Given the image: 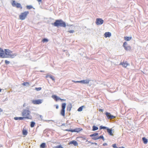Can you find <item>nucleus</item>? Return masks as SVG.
<instances>
[{
  "label": "nucleus",
  "instance_id": "f257e3e1",
  "mask_svg": "<svg viewBox=\"0 0 148 148\" xmlns=\"http://www.w3.org/2000/svg\"><path fill=\"white\" fill-rule=\"evenodd\" d=\"M52 25L55 26L59 27H65L66 26L65 23L61 19L57 20Z\"/></svg>",
  "mask_w": 148,
  "mask_h": 148
},
{
  "label": "nucleus",
  "instance_id": "f03ea898",
  "mask_svg": "<svg viewBox=\"0 0 148 148\" xmlns=\"http://www.w3.org/2000/svg\"><path fill=\"white\" fill-rule=\"evenodd\" d=\"M12 51L8 49H5V58H13L17 55L16 53L12 54Z\"/></svg>",
  "mask_w": 148,
  "mask_h": 148
},
{
  "label": "nucleus",
  "instance_id": "7ed1b4c3",
  "mask_svg": "<svg viewBox=\"0 0 148 148\" xmlns=\"http://www.w3.org/2000/svg\"><path fill=\"white\" fill-rule=\"evenodd\" d=\"M30 112L29 110L24 109L23 110V112L22 113V115L24 116L25 118L31 119H32V117L31 116L30 114Z\"/></svg>",
  "mask_w": 148,
  "mask_h": 148
},
{
  "label": "nucleus",
  "instance_id": "20e7f679",
  "mask_svg": "<svg viewBox=\"0 0 148 148\" xmlns=\"http://www.w3.org/2000/svg\"><path fill=\"white\" fill-rule=\"evenodd\" d=\"M29 12L28 11H26L23 13H21L19 16V18L20 20H24L27 15L29 14Z\"/></svg>",
  "mask_w": 148,
  "mask_h": 148
},
{
  "label": "nucleus",
  "instance_id": "39448f33",
  "mask_svg": "<svg viewBox=\"0 0 148 148\" xmlns=\"http://www.w3.org/2000/svg\"><path fill=\"white\" fill-rule=\"evenodd\" d=\"M12 5L13 7H16L17 8H22V7L20 3H16L15 1H13L12 3Z\"/></svg>",
  "mask_w": 148,
  "mask_h": 148
},
{
  "label": "nucleus",
  "instance_id": "423d86ee",
  "mask_svg": "<svg viewBox=\"0 0 148 148\" xmlns=\"http://www.w3.org/2000/svg\"><path fill=\"white\" fill-rule=\"evenodd\" d=\"M105 114L108 119H114L116 117L115 116L112 115L110 113L108 112H107Z\"/></svg>",
  "mask_w": 148,
  "mask_h": 148
},
{
  "label": "nucleus",
  "instance_id": "0eeeda50",
  "mask_svg": "<svg viewBox=\"0 0 148 148\" xmlns=\"http://www.w3.org/2000/svg\"><path fill=\"white\" fill-rule=\"evenodd\" d=\"M52 97L53 99L56 101H58V100H60L61 101L66 100V99H61L59 97L55 95H52Z\"/></svg>",
  "mask_w": 148,
  "mask_h": 148
},
{
  "label": "nucleus",
  "instance_id": "6e6552de",
  "mask_svg": "<svg viewBox=\"0 0 148 148\" xmlns=\"http://www.w3.org/2000/svg\"><path fill=\"white\" fill-rule=\"evenodd\" d=\"M103 20L101 18H97L96 19V23L97 25L102 24L103 23Z\"/></svg>",
  "mask_w": 148,
  "mask_h": 148
},
{
  "label": "nucleus",
  "instance_id": "1a4fd4ad",
  "mask_svg": "<svg viewBox=\"0 0 148 148\" xmlns=\"http://www.w3.org/2000/svg\"><path fill=\"white\" fill-rule=\"evenodd\" d=\"M90 80L89 79H86L80 81H77V82H78L83 84H88L89 83Z\"/></svg>",
  "mask_w": 148,
  "mask_h": 148
},
{
  "label": "nucleus",
  "instance_id": "9d476101",
  "mask_svg": "<svg viewBox=\"0 0 148 148\" xmlns=\"http://www.w3.org/2000/svg\"><path fill=\"white\" fill-rule=\"evenodd\" d=\"M5 52L3 50L0 48V58H5Z\"/></svg>",
  "mask_w": 148,
  "mask_h": 148
},
{
  "label": "nucleus",
  "instance_id": "9b49d317",
  "mask_svg": "<svg viewBox=\"0 0 148 148\" xmlns=\"http://www.w3.org/2000/svg\"><path fill=\"white\" fill-rule=\"evenodd\" d=\"M32 103L34 104H39L42 103V100L40 99L36 100H33L32 101Z\"/></svg>",
  "mask_w": 148,
  "mask_h": 148
},
{
  "label": "nucleus",
  "instance_id": "f8f14e48",
  "mask_svg": "<svg viewBox=\"0 0 148 148\" xmlns=\"http://www.w3.org/2000/svg\"><path fill=\"white\" fill-rule=\"evenodd\" d=\"M72 144H73L74 146H77L78 145V144L77 142L76 141H75L74 140L71 141L69 143V145Z\"/></svg>",
  "mask_w": 148,
  "mask_h": 148
},
{
  "label": "nucleus",
  "instance_id": "ddd939ff",
  "mask_svg": "<svg viewBox=\"0 0 148 148\" xmlns=\"http://www.w3.org/2000/svg\"><path fill=\"white\" fill-rule=\"evenodd\" d=\"M107 130L108 134L110 135L113 136V135L112 133V131L114 130H112L111 129H110L108 127Z\"/></svg>",
  "mask_w": 148,
  "mask_h": 148
},
{
  "label": "nucleus",
  "instance_id": "4468645a",
  "mask_svg": "<svg viewBox=\"0 0 148 148\" xmlns=\"http://www.w3.org/2000/svg\"><path fill=\"white\" fill-rule=\"evenodd\" d=\"M104 37L106 38L110 37L111 36V34L110 32H106L104 34Z\"/></svg>",
  "mask_w": 148,
  "mask_h": 148
},
{
  "label": "nucleus",
  "instance_id": "2eb2a0df",
  "mask_svg": "<svg viewBox=\"0 0 148 148\" xmlns=\"http://www.w3.org/2000/svg\"><path fill=\"white\" fill-rule=\"evenodd\" d=\"M82 130V129L80 128H76L74 129H73L72 131L73 132H79Z\"/></svg>",
  "mask_w": 148,
  "mask_h": 148
},
{
  "label": "nucleus",
  "instance_id": "dca6fc26",
  "mask_svg": "<svg viewBox=\"0 0 148 148\" xmlns=\"http://www.w3.org/2000/svg\"><path fill=\"white\" fill-rule=\"evenodd\" d=\"M120 65H122L123 67L126 68L128 65L129 64L127 63V62H123V63H121Z\"/></svg>",
  "mask_w": 148,
  "mask_h": 148
},
{
  "label": "nucleus",
  "instance_id": "f3484780",
  "mask_svg": "<svg viewBox=\"0 0 148 148\" xmlns=\"http://www.w3.org/2000/svg\"><path fill=\"white\" fill-rule=\"evenodd\" d=\"M72 107V105L70 103L68 104L67 107V110L70 111Z\"/></svg>",
  "mask_w": 148,
  "mask_h": 148
},
{
  "label": "nucleus",
  "instance_id": "a211bd4d",
  "mask_svg": "<svg viewBox=\"0 0 148 148\" xmlns=\"http://www.w3.org/2000/svg\"><path fill=\"white\" fill-rule=\"evenodd\" d=\"M124 48V49L126 51H130L131 49V47L129 46L128 45L127 46H125V47H123Z\"/></svg>",
  "mask_w": 148,
  "mask_h": 148
},
{
  "label": "nucleus",
  "instance_id": "6ab92c4d",
  "mask_svg": "<svg viewBox=\"0 0 148 148\" xmlns=\"http://www.w3.org/2000/svg\"><path fill=\"white\" fill-rule=\"evenodd\" d=\"M24 119H25L24 117H14V119L16 120H22Z\"/></svg>",
  "mask_w": 148,
  "mask_h": 148
},
{
  "label": "nucleus",
  "instance_id": "aec40b11",
  "mask_svg": "<svg viewBox=\"0 0 148 148\" xmlns=\"http://www.w3.org/2000/svg\"><path fill=\"white\" fill-rule=\"evenodd\" d=\"M131 37L125 36L124 37V40L127 41H130L132 39Z\"/></svg>",
  "mask_w": 148,
  "mask_h": 148
},
{
  "label": "nucleus",
  "instance_id": "412c9836",
  "mask_svg": "<svg viewBox=\"0 0 148 148\" xmlns=\"http://www.w3.org/2000/svg\"><path fill=\"white\" fill-rule=\"evenodd\" d=\"M142 140L143 143L145 144H147L148 142V140L145 137H144L142 138Z\"/></svg>",
  "mask_w": 148,
  "mask_h": 148
},
{
  "label": "nucleus",
  "instance_id": "4be33fe9",
  "mask_svg": "<svg viewBox=\"0 0 148 148\" xmlns=\"http://www.w3.org/2000/svg\"><path fill=\"white\" fill-rule=\"evenodd\" d=\"M22 133L23 135L25 136H26L27 134V132L26 130L23 129L22 131Z\"/></svg>",
  "mask_w": 148,
  "mask_h": 148
},
{
  "label": "nucleus",
  "instance_id": "5701e85b",
  "mask_svg": "<svg viewBox=\"0 0 148 148\" xmlns=\"http://www.w3.org/2000/svg\"><path fill=\"white\" fill-rule=\"evenodd\" d=\"M65 110L62 109L60 112L61 115L63 116H65Z\"/></svg>",
  "mask_w": 148,
  "mask_h": 148
},
{
  "label": "nucleus",
  "instance_id": "b1692460",
  "mask_svg": "<svg viewBox=\"0 0 148 148\" xmlns=\"http://www.w3.org/2000/svg\"><path fill=\"white\" fill-rule=\"evenodd\" d=\"M22 85L26 86H29L30 85L29 83L28 82H24L22 84Z\"/></svg>",
  "mask_w": 148,
  "mask_h": 148
},
{
  "label": "nucleus",
  "instance_id": "393cba45",
  "mask_svg": "<svg viewBox=\"0 0 148 148\" xmlns=\"http://www.w3.org/2000/svg\"><path fill=\"white\" fill-rule=\"evenodd\" d=\"M85 107L84 106H82L80 107L77 109V111L79 112H81L82 110L83 107Z\"/></svg>",
  "mask_w": 148,
  "mask_h": 148
},
{
  "label": "nucleus",
  "instance_id": "a878e982",
  "mask_svg": "<svg viewBox=\"0 0 148 148\" xmlns=\"http://www.w3.org/2000/svg\"><path fill=\"white\" fill-rule=\"evenodd\" d=\"M98 129V127L95 125H93L92 127V130L95 131Z\"/></svg>",
  "mask_w": 148,
  "mask_h": 148
},
{
  "label": "nucleus",
  "instance_id": "bb28decb",
  "mask_svg": "<svg viewBox=\"0 0 148 148\" xmlns=\"http://www.w3.org/2000/svg\"><path fill=\"white\" fill-rule=\"evenodd\" d=\"M66 104L65 103H63L62 105V109L65 110Z\"/></svg>",
  "mask_w": 148,
  "mask_h": 148
},
{
  "label": "nucleus",
  "instance_id": "cd10ccee",
  "mask_svg": "<svg viewBox=\"0 0 148 148\" xmlns=\"http://www.w3.org/2000/svg\"><path fill=\"white\" fill-rule=\"evenodd\" d=\"M46 144L45 143H42L40 145V147L41 148H45V147Z\"/></svg>",
  "mask_w": 148,
  "mask_h": 148
},
{
  "label": "nucleus",
  "instance_id": "c85d7f7f",
  "mask_svg": "<svg viewBox=\"0 0 148 148\" xmlns=\"http://www.w3.org/2000/svg\"><path fill=\"white\" fill-rule=\"evenodd\" d=\"M46 77H49L53 81H55V78H54L52 76V75L46 76Z\"/></svg>",
  "mask_w": 148,
  "mask_h": 148
},
{
  "label": "nucleus",
  "instance_id": "c756f323",
  "mask_svg": "<svg viewBox=\"0 0 148 148\" xmlns=\"http://www.w3.org/2000/svg\"><path fill=\"white\" fill-rule=\"evenodd\" d=\"M98 135V133H95L94 134H91L90 136L91 137L93 136H96Z\"/></svg>",
  "mask_w": 148,
  "mask_h": 148
},
{
  "label": "nucleus",
  "instance_id": "7c9ffc66",
  "mask_svg": "<svg viewBox=\"0 0 148 148\" xmlns=\"http://www.w3.org/2000/svg\"><path fill=\"white\" fill-rule=\"evenodd\" d=\"M108 128V127H106L103 126H101L99 127V129L100 130L103 129H106L107 130Z\"/></svg>",
  "mask_w": 148,
  "mask_h": 148
},
{
  "label": "nucleus",
  "instance_id": "2f4dec72",
  "mask_svg": "<svg viewBox=\"0 0 148 148\" xmlns=\"http://www.w3.org/2000/svg\"><path fill=\"white\" fill-rule=\"evenodd\" d=\"M35 123L34 121H32L31 122L30 127H34Z\"/></svg>",
  "mask_w": 148,
  "mask_h": 148
},
{
  "label": "nucleus",
  "instance_id": "473e14b6",
  "mask_svg": "<svg viewBox=\"0 0 148 148\" xmlns=\"http://www.w3.org/2000/svg\"><path fill=\"white\" fill-rule=\"evenodd\" d=\"M27 8L28 9L30 10L33 8V7L32 5H27L26 6Z\"/></svg>",
  "mask_w": 148,
  "mask_h": 148
},
{
  "label": "nucleus",
  "instance_id": "72a5a7b5",
  "mask_svg": "<svg viewBox=\"0 0 148 148\" xmlns=\"http://www.w3.org/2000/svg\"><path fill=\"white\" fill-rule=\"evenodd\" d=\"M54 148H64V147L62 145H59L54 147Z\"/></svg>",
  "mask_w": 148,
  "mask_h": 148
},
{
  "label": "nucleus",
  "instance_id": "f704fd0d",
  "mask_svg": "<svg viewBox=\"0 0 148 148\" xmlns=\"http://www.w3.org/2000/svg\"><path fill=\"white\" fill-rule=\"evenodd\" d=\"M98 138L99 139H100V138H101L102 139L103 141H104L105 140V139L104 138V137L103 136V135H101V136H100L98 137Z\"/></svg>",
  "mask_w": 148,
  "mask_h": 148
},
{
  "label": "nucleus",
  "instance_id": "c9c22d12",
  "mask_svg": "<svg viewBox=\"0 0 148 148\" xmlns=\"http://www.w3.org/2000/svg\"><path fill=\"white\" fill-rule=\"evenodd\" d=\"M127 46H128L127 42H124L123 45V47H125H125Z\"/></svg>",
  "mask_w": 148,
  "mask_h": 148
},
{
  "label": "nucleus",
  "instance_id": "e433bc0d",
  "mask_svg": "<svg viewBox=\"0 0 148 148\" xmlns=\"http://www.w3.org/2000/svg\"><path fill=\"white\" fill-rule=\"evenodd\" d=\"M41 89V88L39 87V88H35V90H36L38 91L40 90Z\"/></svg>",
  "mask_w": 148,
  "mask_h": 148
},
{
  "label": "nucleus",
  "instance_id": "4c0bfd02",
  "mask_svg": "<svg viewBox=\"0 0 148 148\" xmlns=\"http://www.w3.org/2000/svg\"><path fill=\"white\" fill-rule=\"evenodd\" d=\"M48 41V40L46 38H44L42 40V41L43 42H47Z\"/></svg>",
  "mask_w": 148,
  "mask_h": 148
},
{
  "label": "nucleus",
  "instance_id": "58836bf2",
  "mask_svg": "<svg viewBox=\"0 0 148 148\" xmlns=\"http://www.w3.org/2000/svg\"><path fill=\"white\" fill-rule=\"evenodd\" d=\"M92 139L94 140H97V139H99L98 137L97 136V137H92Z\"/></svg>",
  "mask_w": 148,
  "mask_h": 148
},
{
  "label": "nucleus",
  "instance_id": "ea45409f",
  "mask_svg": "<svg viewBox=\"0 0 148 148\" xmlns=\"http://www.w3.org/2000/svg\"><path fill=\"white\" fill-rule=\"evenodd\" d=\"M112 146L114 148H118L116 144H113Z\"/></svg>",
  "mask_w": 148,
  "mask_h": 148
},
{
  "label": "nucleus",
  "instance_id": "a19ab883",
  "mask_svg": "<svg viewBox=\"0 0 148 148\" xmlns=\"http://www.w3.org/2000/svg\"><path fill=\"white\" fill-rule=\"evenodd\" d=\"M68 32L70 33H72L74 32V30H69L68 31Z\"/></svg>",
  "mask_w": 148,
  "mask_h": 148
},
{
  "label": "nucleus",
  "instance_id": "79ce46f5",
  "mask_svg": "<svg viewBox=\"0 0 148 148\" xmlns=\"http://www.w3.org/2000/svg\"><path fill=\"white\" fill-rule=\"evenodd\" d=\"M5 64H8L10 63V62L9 61H8L7 60H5Z\"/></svg>",
  "mask_w": 148,
  "mask_h": 148
},
{
  "label": "nucleus",
  "instance_id": "37998d69",
  "mask_svg": "<svg viewBox=\"0 0 148 148\" xmlns=\"http://www.w3.org/2000/svg\"><path fill=\"white\" fill-rule=\"evenodd\" d=\"M65 130L66 131H69V132H73V131H73V129H68L66 130Z\"/></svg>",
  "mask_w": 148,
  "mask_h": 148
},
{
  "label": "nucleus",
  "instance_id": "c03bdc74",
  "mask_svg": "<svg viewBox=\"0 0 148 148\" xmlns=\"http://www.w3.org/2000/svg\"><path fill=\"white\" fill-rule=\"evenodd\" d=\"M99 112H103V109H99Z\"/></svg>",
  "mask_w": 148,
  "mask_h": 148
},
{
  "label": "nucleus",
  "instance_id": "a18cd8bd",
  "mask_svg": "<svg viewBox=\"0 0 148 148\" xmlns=\"http://www.w3.org/2000/svg\"><path fill=\"white\" fill-rule=\"evenodd\" d=\"M107 145V144L106 143H103V146H105Z\"/></svg>",
  "mask_w": 148,
  "mask_h": 148
},
{
  "label": "nucleus",
  "instance_id": "49530a36",
  "mask_svg": "<svg viewBox=\"0 0 148 148\" xmlns=\"http://www.w3.org/2000/svg\"><path fill=\"white\" fill-rule=\"evenodd\" d=\"M56 108L57 109H58L59 108V106H58V105H56Z\"/></svg>",
  "mask_w": 148,
  "mask_h": 148
},
{
  "label": "nucleus",
  "instance_id": "de8ad7c7",
  "mask_svg": "<svg viewBox=\"0 0 148 148\" xmlns=\"http://www.w3.org/2000/svg\"><path fill=\"white\" fill-rule=\"evenodd\" d=\"M91 144H94V145H97V143H91Z\"/></svg>",
  "mask_w": 148,
  "mask_h": 148
},
{
  "label": "nucleus",
  "instance_id": "09e8293b",
  "mask_svg": "<svg viewBox=\"0 0 148 148\" xmlns=\"http://www.w3.org/2000/svg\"><path fill=\"white\" fill-rule=\"evenodd\" d=\"M38 2H41L42 0H37Z\"/></svg>",
  "mask_w": 148,
  "mask_h": 148
},
{
  "label": "nucleus",
  "instance_id": "8fccbe9b",
  "mask_svg": "<svg viewBox=\"0 0 148 148\" xmlns=\"http://www.w3.org/2000/svg\"><path fill=\"white\" fill-rule=\"evenodd\" d=\"M65 125H66V124H65V123L62 124V126H65Z\"/></svg>",
  "mask_w": 148,
  "mask_h": 148
},
{
  "label": "nucleus",
  "instance_id": "3c124183",
  "mask_svg": "<svg viewBox=\"0 0 148 148\" xmlns=\"http://www.w3.org/2000/svg\"><path fill=\"white\" fill-rule=\"evenodd\" d=\"M40 118L41 119L43 117L42 116V115H40Z\"/></svg>",
  "mask_w": 148,
  "mask_h": 148
},
{
  "label": "nucleus",
  "instance_id": "603ef678",
  "mask_svg": "<svg viewBox=\"0 0 148 148\" xmlns=\"http://www.w3.org/2000/svg\"><path fill=\"white\" fill-rule=\"evenodd\" d=\"M73 81L75 83H79L78 82H77V81Z\"/></svg>",
  "mask_w": 148,
  "mask_h": 148
},
{
  "label": "nucleus",
  "instance_id": "864d4df0",
  "mask_svg": "<svg viewBox=\"0 0 148 148\" xmlns=\"http://www.w3.org/2000/svg\"><path fill=\"white\" fill-rule=\"evenodd\" d=\"M119 148H125L124 147H120Z\"/></svg>",
  "mask_w": 148,
  "mask_h": 148
},
{
  "label": "nucleus",
  "instance_id": "5fc2aeb1",
  "mask_svg": "<svg viewBox=\"0 0 148 148\" xmlns=\"http://www.w3.org/2000/svg\"><path fill=\"white\" fill-rule=\"evenodd\" d=\"M40 71V72H44V71Z\"/></svg>",
  "mask_w": 148,
  "mask_h": 148
},
{
  "label": "nucleus",
  "instance_id": "6e6d98bb",
  "mask_svg": "<svg viewBox=\"0 0 148 148\" xmlns=\"http://www.w3.org/2000/svg\"><path fill=\"white\" fill-rule=\"evenodd\" d=\"M88 142L89 143H92L91 142L89 141H88Z\"/></svg>",
  "mask_w": 148,
  "mask_h": 148
},
{
  "label": "nucleus",
  "instance_id": "4d7b16f0",
  "mask_svg": "<svg viewBox=\"0 0 148 148\" xmlns=\"http://www.w3.org/2000/svg\"><path fill=\"white\" fill-rule=\"evenodd\" d=\"M45 131L46 130H45L44 131V132H45Z\"/></svg>",
  "mask_w": 148,
  "mask_h": 148
},
{
  "label": "nucleus",
  "instance_id": "13d9d810",
  "mask_svg": "<svg viewBox=\"0 0 148 148\" xmlns=\"http://www.w3.org/2000/svg\"><path fill=\"white\" fill-rule=\"evenodd\" d=\"M1 89L0 88V92H1Z\"/></svg>",
  "mask_w": 148,
  "mask_h": 148
}]
</instances>
